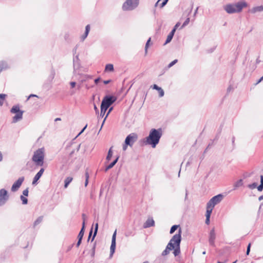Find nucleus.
<instances>
[{"label": "nucleus", "mask_w": 263, "mask_h": 263, "mask_svg": "<svg viewBox=\"0 0 263 263\" xmlns=\"http://www.w3.org/2000/svg\"><path fill=\"white\" fill-rule=\"evenodd\" d=\"M162 134L161 128L158 129L152 128L149 131L148 136L142 139L143 144L144 145H149L153 148H155L159 143Z\"/></svg>", "instance_id": "obj_1"}, {"label": "nucleus", "mask_w": 263, "mask_h": 263, "mask_svg": "<svg viewBox=\"0 0 263 263\" xmlns=\"http://www.w3.org/2000/svg\"><path fill=\"white\" fill-rule=\"evenodd\" d=\"M248 6L245 1H239L236 3L229 4L224 6V10L229 14L239 13L242 11L243 8Z\"/></svg>", "instance_id": "obj_2"}, {"label": "nucleus", "mask_w": 263, "mask_h": 263, "mask_svg": "<svg viewBox=\"0 0 263 263\" xmlns=\"http://www.w3.org/2000/svg\"><path fill=\"white\" fill-rule=\"evenodd\" d=\"M181 241V230L180 229L178 233L174 235L171 238V242L173 243V254L175 256H177L180 253V243Z\"/></svg>", "instance_id": "obj_3"}, {"label": "nucleus", "mask_w": 263, "mask_h": 263, "mask_svg": "<svg viewBox=\"0 0 263 263\" xmlns=\"http://www.w3.org/2000/svg\"><path fill=\"white\" fill-rule=\"evenodd\" d=\"M45 157V149L42 147L36 150L32 157V160L37 166H43Z\"/></svg>", "instance_id": "obj_4"}, {"label": "nucleus", "mask_w": 263, "mask_h": 263, "mask_svg": "<svg viewBox=\"0 0 263 263\" xmlns=\"http://www.w3.org/2000/svg\"><path fill=\"white\" fill-rule=\"evenodd\" d=\"M139 4V0H126L123 4L122 10L123 11H132L137 8Z\"/></svg>", "instance_id": "obj_5"}, {"label": "nucleus", "mask_w": 263, "mask_h": 263, "mask_svg": "<svg viewBox=\"0 0 263 263\" xmlns=\"http://www.w3.org/2000/svg\"><path fill=\"white\" fill-rule=\"evenodd\" d=\"M10 112L12 114H15V115L12 118L13 123H16L22 119L24 111L20 110L19 105H14L11 108Z\"/></svg>", "instance_id": "obj_6"}, {"label": "nucleus", "mask_w": 263, "mask_h": 263, "mask_svg": "<svg viewBox=\"0 0 263 263\" xmlns=\"http://www.w3.org/2000/svg\"><path fill=\"white\" fill-rule=\"evenodd\" d=\"M116 100V97L114 96L106 95L103 99L101 105L108 109Z\"/></svg>", "instance_id": "obj_7"}, {"label": "nucleus", "mask_w": 263, "mask_h": 263, "mask_svg": "<svg viewBox=\"0 0 263 263\" xmlns=\"http://www.w3.org/2000/svg\"><path fill=\"white\" fill-rule=\"evenodd\" d=\"M138 137L136 133H133L129 134L125 138V142L126 145L132 147L134 143L138 140Z\"/></svg>", "instance_id": "obj_8"}, {"label": "nucleus", "mask_w": 263, "mask_h": 263, "mask_svg": "<svg viewBox=\"0 0 263 263\" xmlns=\"http://www.w3.org/2000/svg\"><path fill=\"white\" fill-rule=\"evenodd\" d=\"M8 192L5 189L0 190V207L4 205L9 199Z\"/></svg>", "instance_id": "obj_9"}, {"label": "nucleus", "mask_w": 263, "mask_h": 263, "mask_svg": "<svg viewBox=\"0 0 263 263\" xmlns=\"http://www.w3.org/2000/svg\"><path fill=\"white\" fill-rule=\"evenodd\" d=\"M223 195L222 194H218L213 197L208 202V204L211 205L213 207H214L215 205L220 203L222 200Z\"/></svg>", "instance_id": "obj_10"}, {"label": "nucleus", "mask_w": 263, "mask_h": 263, "mask_svg": "<svg viewBox=\"0 0 263 263\" xmlns=\"http://www.w3.org/2000/svg\"><path fill=\"white\" fill-rule=\"evenodd\" d=\"M116 234L117 230L114 232L111 239V243L110 248V257H111L115 252L116 246Z\"/></svg>", "instance_id": "obj_11"}, {"label": "nucleus", "mask_w": 263, "mask_h": 263, "mask_svg": "<svg viewBox=\"0 0 263 263\" xmlns=\"http://www.w3.org/2000/svg\"><path fill=\"white\" fill-rule=\"evenodd\" d=\"M24 177H20L12 185L11 190L13 192H16L24 181Z\"/></svg>", "instance_id": "obj_12"}, {"label": "nucleus", "mask_w": 263, "mask_h": 263, "mask_svg": "<svg viewBox=\"0 0 263 263\" xmlns=\"http://www.w3.org/2000/svg\"><path fill=\"white\" fill-rule=\"evenodd\" d=\"M73 73L76 72V70L80 67V61L79 58V54L73 56Z\"/></svg>", "instance_id": "obj_13"}, {"label": "nucleus", "mask_w": 263, "mask_h": 263, "mask_svg": "<svg viewBox=\"0 0 263 263\" xmlns=\"http://www.w3.org/2000/svg\"><path fill=\"white\" fill-rule=\"evenodd\" d=\"M44 168H41L40 170L37 173V174L35 175V176L33 178L32 184V185H35L37 183V181L40 179V178L42 176L44 172Z\"/></svg>", "instance_id": "obj_14"}, {"label": "nucleus", "mask_w": 263, "mask_h": 263, "mask_svg": "<svg viewBox=\"0 0 263 263\" xmlns=\"http://www.w3.org/2000/svg\"><path fill=\"white\" fill-rule=\"evenodd\" d=\"M216 238V234L215 233L214 229H213L211 230L210 232V236H209V243L211 246L214 247L215 246V239Z\"/></svg>", "instance_id": "obj_15"}, {"label": "nucleus", "mask_w": 263, "mask_h": 263, "mask_svg": "<svg viewBox=\"0 0 263 263\" xmlns=\"http://www.w3.org/2000/svg\"><path fill=\"white\" fill-rule=\"evenodd\" d=\"M173 248H174V247H173V243H172L171 239L166 246L165 249L162 252L161 255L164 256L168 255L170 253V251L173 250Z\"/></svg>", "instance_id": "obj_16"}, {"label": "nucleus", "mask_w": 263, "mask_h": 263, "mask_svg": "<svg viewBox=\"0 0 263 263\" xmlns=\"http://www.w3.org/2000/svg\"><path fill=\"white\" fill-rule=\"evenodd\" d=\"M155 225V221L152 218H148L143 224L144 228H148Z\"/></svg>", "instance_id": "obj_17"}, {"label": "nucleus", "mask_w": 263, "mask_h": 263, "mask_svg": "<svg viewBox=\"0 0 263 263\" xmlns=\"http://www.w3.org/2000/svg\"><path fill=\"white\" fill-rule=\"evenodd\" d=\"M90 25H87L85 27V31L84 33L81 36V41L83 42L87 37L90 31Z\"/></svg>", "instance_id": "obj_18"}, {"label": "nucleus", "mask_w": 263, "mask_h": 263, "mask_svg": "<svg viewBox=\"0 0 263 263\" xmlns=\"http://www.w3.org/2000/svg\"><path fill=\"white\" fill-rule=\"evenodd\" d=\"M10 68L8 63L5 61H0V73L3 70H5Z\"/></svg>", "instance_id": "obj_19"}, {"label": "nucleus", "mask_w": 263, "mask_h": 263, "mask_svg": "<svg viewBox=\"0 0 263 263\" xmlns=\"http://www.w3.org/2000/svg\"><path fill=\"white\" fill-rule=\"evenodd\" d=\"M152 88L154 89L157 90L159 92V97H162L164 95V90L160 87L158 86L156 84H154L152 86Z\"/></svg>", "instance_id": "obj_20"}, {"label": "nucleus", "mask_w": 263, "mask_h": 263, "mask_svg": "<svg viewBox=\"0 0 263 263\" xmlns=\"http://www.w3.org/2000/svg\"><path fill=\"white\" fill-rule=\"evenodd\" d=\"M175 32V31L174 30H172V31L170 32V33L167 35V39H166L164 45L167 44V43H170L172 41V40L174 35Z\"/></svg>", "instance_id": "obj_21"}, {"label": "nucleus", "mask_w": 263, "mask_h": 263, "mask_svg": "<svg viewBox=\"0 0 263 263\" xmlns=\"http://www.w3.org/2000/svg\"><path fill=\"white\" fill-rule=\"evenodd\" d=\"M261 11H263V6L254 7L250 10V12L252 13H255Z\"/></svg>", "instance_id": "obj_22"}, {"label": "nucleus", "mask_w": 263, "mask_h": 263, "mask_svg": "<svg viewBox=\"0 0 263 263\" xmlns=\"http://www.w3.org/2000/svg\"><path fill=\"white\" fill-rule=\"evenodd\" d=\"M214 208V207H213L211 205L206 203V211L205 216H211V213Z\"/></svg>", "instance_id": "obj_23"}, {"label": "nucleus", "mask_w": 263, "mask_h": 263, "mask_svg": "<svg viewBox=\"0 0 263 263\" xmlns=\"http://www.w3.org/2000/svg\"><path fill=\"white\" fill-rule=\"evenodd\" d=\"M243 185V180L240 179L236 181L234 184V190H236V189L242 186Z\"/></svg>", "instance_id": "obj_24"}, {"label": "nucleus", "mask_w": 263, "mask_h": 263, "mask_svg": "<svg viewBox=\"0 0 263 263\" xmlns=\"http://www.w3.org/2000/svg\"><path fill=\"white\" fill-rule=\"evenodd\" d=\"M73 178L71 177H66L64 180V187L67 188Z\"/></svg>", "instance_id": "obj_25"}, {"label": "nucleus", "mask_w": 263, "mask_h": 263, "mask_svg": "<svg viewBox=\"0 0 263 263\" xmlns=\"http://www.w3.org/2000/svg\"><path fill=\"white\" fill-rule=\"evenodd\" d=\"M106 71L112 72L114 70V65L111 64H106L105 68Z\"/></svg>", "instance_id": "obj_26"}, {"label": "nucleus", "mask_w": 263, "mask_h": 263, "mask_svg": "<svg viewBox=\"0 0 263 263\" xmlns=\"http://www.w3.org/2000/svg\"><path fill=\"white\" fill-rule=\"evenodd\" d=\"M43 216H39L36 219V220L34 222V223H33V227L34 228L36 226H37L38 224L41 223L42 222V221H43Z\"/></svg>", "instance_id": "obj_27"}, {"label": "nucleus", "mask_w": 263, "mask_h": 263, "mask_svg": "<svg viewBox=\"0 0 263 263\" xmlns=\"http://www.w3.org/2000/svg\"><path fill=\"white\" fill-rule=\"evenodd\" d=\"M98 227H99L98 223H96L95 224V230H94V232H93V235L92 239H91V241H92L94 240L95 237L96 236V235L97 234V232H98Z\"/></svg>", "instance_id": "obj_28"}, {"label": "nucleus", "mask_w": 263, "mask_h": 263, "mask_svg": "<svg viewBox=\"0 0 263 263\" xmlns=\"http://www.w3.org/2000/svg\"><path fill=\"white\" fill-rule=\"evenodd\" d=\"M111 148H112V147H111L108 152V153H107V155L106 156V160L107 161H109L111 157H112V150H111Z\"/></svg>", "instance_id": "obj_29"}, {"label": "nucleus", "mask_w": 263, "mask_h": 263, "mask_svg": "<svg viewBox=\"0 0 263 263\" xmlns=\"http://www.w3.org/2000/svg\"><path fill=\"white\" fill-rule=\"evenodd\" d=\"M108 108H109V109H108V112H107V114H106V116H105V118H104V120H103V122H102V125H101V128H100V130L101 129V128H102V126H103V124H104V122H105V121L106 119L107 118V117H108V116L109 115V114L111 112V111L112 110V109H113V107H110V108L109 107Z\"/></svg>", "instance_id": "obj_30"}, {"label": "nucleus", "mask_w": 263, "mask_h": 263, "mask_svg": "<svg viewBox=\"0 0 263 263\" xmlns=\"http://www.w3.org/2000/svg\"><path fill=\"white\" fill-rule=\"evenodd\" d=\"M107 109L105 107L101 105V112H100V117L103 118L107 111Z\"/></svg>", "instance_id": "obj_31"}, {"label": "nucleus", "mask_w": 263, "mask_h": 263, "mask_svg": "<svg viewBox=\"0 0 263 263\" xmlns=\"http://www.w3.org/2000/svg\"><path fill=\"white\" fill-rule=\"evenodd\" d=\"M85 186H86L88 185V179H89V173H88L87 170H86L85 171Z\"/></svg>", "instance_id": "obj_32"}, {"label": "nucleus", "mask_w": 263, "mask_h": 263, "mask_svg": "<svg viewBox=\"0 0 263 263\" xmlns=\"http://www.w3.org/2000/svg\"><path fill=\"white\" fill-rule=\"evenodd\" d=\"M6 97V95L1 93L0 94V106H2L4 104V100Z\"/></svg>", "instance_id": "obj_33"}, {"label": "nucleus", "mask_w": 263, "mask_h": 263, "mask_svg": "<svg viewBox=\"0 0 263 263\" xmlns=\"http://www.w3.org/2000/svg\"><path fill=\"white\" fill-rule=\"evenodd\" d=\"M179 227V225H173L171 229H170V234H173L175 232V231L176 230H177V229H178V228Z\"/></svg>", "instance_id": "obj_34"}, {"label": "nucleus", "mask_w": 263, "mask_h": 263, "mask_svg": "<svg viewBox=\"0 0 263 263\" xmlns=\"http://www.w3.org/2000/svg\"><path fill=\"white\" fill-rule=\"evenodd\" d=\"M20 198L22 201L23 204H27L28 203V199L26 197H24L23 195H21Z\"/></svg>", "instance_id": "obj_35"}, {"label": "nucleus", "mask_w": 263, "mask_h": 263, "mask_svg": "<svg viewBox=\"0 0 263 263\" xmlns=\"http://www.w3.org/2000/svg\"><path fill=\"white\" fill-rule=\"evenodd\" d=\"M85 230L81 229L80 231L78 236V239H83L84 234Z\"/></svg>", "instance_id": "obj_36"}, {"label": "nucleus", "mask_w": 263, "mask_h": 263, "mask_svg": "<svg viewBox=\"0 0 263 263\" xmlns=\"http://www.w3.org/2000/svg\"><path fill=\"white\" fill-rule=\"evenodd\" d=\"M135 233L132 231H127L125 233V236L126 237L134 236Z\"/></svg>", "instance_id": "obj_37"}, {"label": "nucleus", "mask_w": 263, "mask_h": 263, "mask_svg": "<svg viewBox=\"0 0 263 263\" xmlns=\"http://www.w3.org/2000/svg\"><path fill=\"white\" fill-rule=\"evenodd\" d=\"M115 165V164L114 163V162H111L108 165H107L106 167V168L105 169V171L107 172L108 170L113 167Z\"/></svg>", "instance_id": "obj_38"}, {"label": "nucleus", "mask_w": 263, "mask_h": 263, "mask_svg": "<svg viewBox=\"0 0 263 263\" xmlns=\"http://www.w3.org/2000/svg\"><path fill=\"white\" fill-rule=\"evenodd\" d=\"M151 41V38H149L148 40L147 41L146 43V44H145V54L147 53V49L149 47V42Z\"/></svg>", "instance_id": "obj_39"}, {"label": "nucleus", "mask_w": 263, "mask_h": 263, "mask_svg": "<svg viewBox=\"0 0 263 263\" xmlns=\"http://www.w3.org/2000/svg\"><path fill=\"white\" fill-rule=\"evenodd\" d=\"M257 183H256V182H254L252 184H250L248 185V187L250 189H255L257 187Z\"/></svg>", "instance_id": "obj_40"}, {"label": "nucleus", "mask_w": 263, "mask_h": 263, "mask_svg": "<svg viewBox=\"0 0 263 263\" xmlns=\"http://www.w3.org/2000/svg\"><path fill=\"white\" fill-rule=\"evenodd\" d=\"M178 62V60L177 59H175L174 60V61H173L172 62H171L167 66V67L168 68H171V67H172L173 65H174L175 64H176Z\"/></svg>", "instance_id": "obj_41"}, {"label": "nucleus", "mask_w": 263, "mask_h": 263, "mask_svg": "<svg viewBox=\"0 0 263 263\" xmlns=\"http://www.w3.org/2000/svg\"><path fill=\"white\" fill-rule=\"evenodd\" d=\"M190 22V18L189 17H187L185 21L184 22V23H183L181 28H183L184 27L186 26L187 25L189 24Z\"/></svg>", "instance_id": "obj_42"}, {"label": "nucleus", "mask_w": 263, "mask_h": 263, "mask_svg": "<svg viewBox=\"0 0 263 263\" xmlns=\"http://www.w3.org/2000/svg\"><path fill=\"white\" fill-rule=\"evenodd\" d=\"M220 133H221V131L220 130L218 133H217L215 137V138L213 139V140H211V141H213V142L214 141H217L218 140V139L219 138V137H220Z\"/></svg>", "instance_id": "obj_43"}, {"label": "nucleus", "mask_w": 263, "mask_h": 263, "mask_svg": "<svg viewBox=\"0 0 263 263\" xmlns=\"http://www.w3.org/2000/svg\"><path fill=\"white\" fill-rule=\"evenodd\" d=\"M251 243H249L247 246V251H246V255H248L250 253V249H251Z\"/></svg>", "instance_id": "obj_44"}, {"label": "nucleus", "mask_w": 263, "mask_h": 263, "mask_svg": "<svg viewBox=\"0 0 263 263\" xmlns=\"http://www.w3.org/2000/svg\"><path fill=\"white\" fill-rule=\"evenodd\" d=\"M257 188L258 191H262L263 190V183L260 182V184L258 186H257Z\"/></svg>", "instance_id": "obj_45"}, {"label": "nucleus", "mask_w": 263, "mask_h": 263, "mask_svg": "<svg viewBox=\"0 0 263 263\" xmlns=\"http://www.w3.org/2000/svg\"><path fill=\"white\" fill-rule=\"evenodd\" d=\"M28 193H29L28 188H27L23 191V195L24 196H28Z\"/></svg>", "instance_id": "obj_46"}, {"label": "nucleus", "mask_w": 263, "mask_h": 263, "mask_svg": "<svg viewBox=\"0 0 263 263\" xmlns=\"http://www.w3.org/2000/svg\"><path fill=\"white\" fill-rule=\"evenodd\" d=\"M168 1V0H163L162 3L160 4V7L163 8V7H164L167 3Z\"/></svg>", "instance_id": "obj_47"}, {"label": "nucleus", "mask_w": 263, "mask_h": 263, "mask_svg": "<svg viewBox=\"0 0 263 263\" xmlns=\"http://www.w3.org/2000/svg\"><path fill=\"white\" fill-rule=\"evenodd\" d=\"M213 144V141H212L211 143H210L206 148L205 149L204 151V154H205L206 152L208 151V149Z\"/></svg>", "instance_id": "obj_48"}, {"label": "nucleus", "mask_w": 263, "mask_h": 263, "mask_svg": "<svg viewBox=\"0 0 263 263\" xmlns=\"http://www.w3.org/2000/svg\"><path fill=\"white\" fill-rule=\"evenodd\" d=\"M78 48V45H77L72 49V53L73 54V56L76 55V54L77 53V51Z\"/></svg>", "instance_id": "obj_49"}, {"label": "nucleus", "mask_w": 263, "mask_h": 263, "mask_svg": "<svg viewBox=\"0 0 263 263\" xmlns=\"http://www.w3.org/2000/svg\"><path fill=\"white\" fill-rule=\"evenodd\" d=\"M205 217H206L205 223L206 224H209L210 222V216H205Z\"/></svg>", "instance_id": "obj_50"}, {"label": "nucleus", "mask_w": 263, "mask_h": 263, "mask_svg": "<svg viewBox=\"0 0 263 263\" xmlns=\"http://www.w3.org/2000/svg\"><path fill=\"white\" fill-rule=\"evenodd\" d=\"M93 108L95 110V112L97 114H99V109L98 108V107H97V105H96V104L94 103H93Z\"/></svg>", "instance_id": "obj_51"}, {"label": "nucleus", "mask_w": 263, "mask_h": 263, "mask_svg": "<svg viewBox=\"0 0 263 263\" xmlns=\"http://www.w3.org/2000/svg\"><path fill=\"white\" fill-rule=\"evenodd\" d=\"M180 24L179 22H178L175 25V26L174 27L173 29L172 30H174L175 31H176V29L178 28V27H179V26H180Z\"/></svg>", "instance_id": "obj_52"}, {"label": "nucleus", "mask_w": 263, "mask_h": 263, "mask_svg": "<svg viewBox=\"0 0 263 263\" xmlns=\"http://www.w3.org/2000/svg\"><path fill=\"white\" fill-rule=\"evenodd\" d=\"M128 146H129V145H126V142L124 141V144L123 145L122 147L123 150L124 151H126Z\"/></svg>", "instance_id": "obj_53"}, {"label": "nucleus", "mask_w": 263, "mask_h": 263, "mask_svg": "<svg viewBox=\"0 0 263 263\" xmlns=\"http://www.w3.org/2000/svg\"><path fill=\"white\" fill-rule=\"evenodd\" d=\"M82 239H78V242L76 244V247L77 248H78L80 246V245H81V243L82 242Z\"/></svg>", "instance_id": "obj_54"}, {"label": "nucleus", "mask_w": 263, "mask_h": 263, "mask_svg": "<svg viewBox=\"0 0 263 263\" xmlns=\"http://www.w3.org/2000/svg\"><path fill=\"white\" fill-rule=\"evenodd\" d=\"M235 137L233 136V137L232 138V143L233 148L235 147Z\"/></svg>", "instance_id": "obj_55"}, {"label": "nucleus", "mask_w": 263, "mask_h": 263, "mask_svg": "<svg viewBox=\"0 0 263 263\" xmlns=\"http://www.w3.org/2000/svg\"><path fill=\"white\" fill-rule=\"evenodd\" d=\"M70 85L71 88H73L76 86V83L75 82H71Z\"/></svg>", "instance_id": "obj_56"}, {"label": "nucleus", "mask_w": 263, "mask_h": 263, "mask_svg": "<svg viewBox=\"0 0 263 263\" xmlns=\"http://www.w3.org/2000/svg\"><path fill=\"white\" fill-rule=\"evenodd\" d=\"M85 221H83L82 226L81 229L85 230Z\"/></svg>", "instance_id": "obj_57"}, {"label": "nucleus", "mask_w": 263, "mask_h": 263, "mask_svg": "<svg viewBox=\"0 0 263 263\" xmlns=\"http://www.w3.org/2000/svg\"><path fill=\"white\" fill-rule=\"evenodd\" d=\"M120 156H118L116 158L112 161L113 162H114V163L116 164L117 163V162H118V160H119V158Z\"/></svg>", "instance_id": "obj_58"}, {"label": "nucleus", "mask_w": 263, "mask_h": 263, "mask_svg": "<svg viewBox=\"0 0 263 263\" xmlns=\"http://www.w3.org/2000/svg\"><path fill=\"white\" fill-rule=\"evenodd\" d=\"M83 76L84 77L85 79H83L81 80L82 82H83L84 81H85L86 80L85 79L89 78V76L88 75H84Z\"/></svg>", "instance_id": "obj_59"}, {"label": "nucleus", "mask_w": 263, "mask_h": 263, "mask_svg": "<svg viewBox=\"0 0 263 263\" xmlns=\"http://www.w3.org/2000/svg\"><path fill=\"white\" fill-rule=\"evenodd\" d=\"M92 227L91 228L90 232H89V236H88V241H89V239H90V237L92 234Z\"/></svg>", "instance_id": "obj_60"}, {"label": "nucleus", "mask_w": 263, "mask_h": 263, "mask_svg": "<svg viewBox=\"0 0 263 263\" xmlns=\"http://www.w3.org/2000/svg\"><path fill=\"white\" fill-rule=\"evenodd\" d=\"M100 79H100V78H98L96 79L95 80V84H97L99 82V81H100Z\"/></svg>", "instance_id": "obj_61"}, {"label": "nucleus", "mask_w": 263, "mask_h": 263, "mask_svg": "<svg viewBox=\"0 0 263 263\" xmlns=\"http://www.w3.org/2000/svg\"><path fill=\"white\" fill-rule=\"evenodd\" d=\"M110 81H111L110 80H105L103 81V83L104 84H108V83H110Z\"/></svg>", "instance_id": "obj_62"}, {"label": "nucleus", "mask_w": 263, "mask_h": 263, "mask_svg": "<svg viewBox=\"0 0 263 263\" xmlns=\"http://www.w3.org/2000/svg\"><path fill=\"white\" fill-rule=\"evenodd\" d=\"M87 126V125L86 124V125L83 127V128L81 130V132L79 133V134H81V133H82L84 131V130L86 128Z\"/></svg>", "instance_id": "obj_63"}, {"label": "nucleus", "mask_w": 263, "mask_h": 263, "mask_svg": "<svg viewBox=\"0 0 263 263\" xmlns=\"http://www.w3.org/2000/svg\"><path fill=\"white\" fill-rule=\"evenodd\" d=\"M82 219H83V221H85L86 220V215L85 214H83L82 215Z\"/></svg>", "instance_id": "obj_64"}]
</instances>
